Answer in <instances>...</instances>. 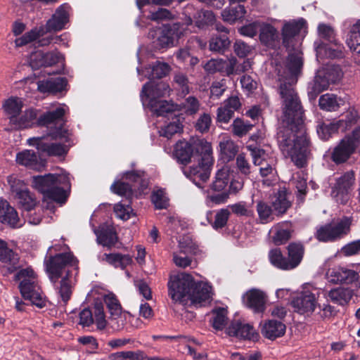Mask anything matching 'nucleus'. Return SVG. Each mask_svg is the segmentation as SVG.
Masks as SVG:
<instances>
[{
	"mask_svg": "<svg viewBox=\"0 0 360 360\" xmlns=\"http://www.w3.org/2000/svg\"><path fill=\"white\" fill-rule=\"evenodd\" d=\"M168 295L174 302L190 300L194 305H202L210 298V286L196 282L192 275L178 273L170 275L167 283Z\"/></svg>",
	"mask_w": 360,
	"mask_h": 360,
	"instance_id": "nucleus-2",
	"label": "nucleus"
},
{
	"mask_svg": "<svg viewBox=\"0 0 360 360\" xmlns=\"http://www.w3.org/2000/svg\"><path fill=\"white\" fill-rule=\"evenodd\" d=\"M195 25L198 28H203L205 26L212 24L215 16L211 11L197 10L193 13Z\"/></svg>",
	"mask_w": 360,
	"mask_h": 360,
	"instance_id": "nucleus-55",
	"label": "nucleus"
},
{
	"mask_svg": "<svg viewBox=\"0 0 360 360\" xmlns=\"http://www.w3.org/2000/svg\"><path fill=\"white\" fill-rule=\"evenodd\" d=\"M220 158L224 162L233 160L238 153V146L231 139H224L219 144Z\"/></svg>",
	"mask_w": 360,
	"mask_h": 360,
	"instance_id": "nucleus-37",
	"label": "nucleus"
},
{
	"mask_svg": "<svg viewBox=\"0 0 360 360\" xmlns=\"http://www.w3.org/2000/svg\"><path fill=\"white\" fill-rule=\"evenodd\" d=\"M198 165L185 170L184 174L198 188H203V184L209 179L213 165L212 151L202 156L196 160Z\"/></svg>",
	"mask_w": 360,
	"mask_h": 360,
	"instance_id": "nucleus-14",
	"label": "nucleus"
},
{
	"mask_svg": "<svg viewBox=\"0 0 360 360\" xmlns=\"http://www.w3.org/2000/svg\"><path fill=\"white\" fill-rule=\"evenodd\" d=\"M247 148L250 151V154L252 157L253 163L255 165H259V172L262 177H266L269 175H274V172L276 171L275 168L272 165L268 163L266 160V158L268 154L262 148L257 147L254 144H249L247 146Z\"/></svg>",
	"mask_w": 360,
	"mask_h": 360,
	"instance_id": "nucleus-21",
	"label": "nucleus"
},
{
	"mask_svg": "<svg viewBox=\"0 0 360 360\" xmlns=\"http://www.w3.org/2000/svg\"><path fill=\"white\" fill-rule=\"evenodd\" d=\"M63 60V55L58 51L44 53L41 51H38L31 54L30 65L32 69L37 70L41 67L53 66Z\"/></svg>",
	"mask_w": 360,
	"mask_h": 360,
	"instance_id": "nucleus-19",
	"label": "nucleus"
},
{
	"mask_svg": "<svg viewBox=\"0 0 360 360\" xmlns=\"http://www.w3.org/2000/svg\"><path fill=\"white\" fill-rule=\"evenodd\" d=\"M303 66L302 57L297 53H289L285 65L283 75H280V85L278 92L281 96L282 87L285 89H292L297 96H299L293 87L297 82V77L300 75Z\"/></svg>",
	"mask_w": 360,
	"mask_h": 360,
	"instance_id": "nucleus-10",
	"label": "nucleus"
},
{
	"mask_svg": "<svg viewBox=\"0 0 360 360\" xmlns=\"http://www.w3.org/2000/svg\"><path fill=\"white\" fill-rule=\"evenodd\" d=\"M16 162L20 165L34 168L37 165L38 158L35 152L25 150L17 154Z\"/></svg>",
	"mask_w": 360,
	"mask_h": 360,
	"instance_id": "nucleus-53",
	"label": "nucleus"
},
{
	"mask_svg": "<svg viewBox=\"0 0 360 360\" xmlns=\"http://www.w3.org/2000/svg\"><path fill=\"white\" fill-rule=\"evenodd\" d=\"M168 89L169 86L166 83L150 78L149 82L143 86L140 96L145 104L146 102L148 103L150 99H158L164 96Z\"/></svg>",
	"mask_w": 360,
	"mask_h": 360,
	"instance_id": "nucleus-20",
	"label": "nucleus"
},
{
	"mask_svg": "<svg viewBox=\"0 0 360 360\" xmlns=\"http://www.w3.org/2000/svg\"><path fill=\"white\" fill-rule=\"evenodd\" d=\"M68 108L66 105H60L53 110H48L40 115L37 119V127H48L47 133L51 140L69 141V132L64 126L67 122L65 118Z\"/></svg>",
	"mask_w": 360,
	"mask_h": 360,
	"instance_id": "nucleus-4",
	"label": "nucleus"
},
{
	"mask_svg": "<svg viewBox=\"0 0 360 360\" xmlns=\"http://www.w3.org/2000/svg\"><path fill=\"white\" fill-rule=\"evenodd\" d=\"M352 219L343 217L336 223H327L319 227L315 238L320 242L331 243L347 236L351 231Z\"/></svg>",
	"mask_w": 360,
	"mask_h": 360,
	"instance_id": "nucleus-8",
	"label": "nucleus"
},
{
	"mask_svg": "<svg viewBox=\"0 0 360 360\" xmlns=\"http://www.w3.org/2000/svg\"><path fill=\"white\" fill-rule=\"evenodd\" d=\"M212 212H210L207 214V220L212 225L213 229L217 230L219 229H222L226 225L230 215V212L227 209H221L215 214L214 221H212L210 220V217H212Z\"/></svg>",
	"mask_w": 360,
	"mask_h": 360,
	"instance_id": "nucleus-58",
	"label": "nucleus"
},
{
	"mask_svg": "<svg viewBox=\"0 0 360 360\" xmlns=\"http://www.w3.org/2000/svg\"><path fill=\"white\" fill-rule=\"evenodd\" d=\"M38 112V110L32 108L25 110L21 116H18L15 124L21 129L37 126Z\"/></svg>",
	"mask_w": 360,
	"mask_h": 360,
	"instance_id": "nucleus-40",
	"label": "nucleus"
},
{
	"mask_svg": "<svg viewBox=\"0 0 360 360\" xmlns=\"http://www.w3.org/2000/svg\"><path fill=\"white\" fill-rule=\"evenodd\" d=\"M345 104L344 98L333 94H326L320 96L319 105L323 110L333 112Z\"/></svg>",
	"mask_w": 360,
	"mask_h": 360,
	"instance_id": "nucleus-34",
	"label": "nucleus"
},
{
	"mask_svg": "<svg viewBox=\"0 0 360 360\" xmlns=\"http://www.w3.org/2000/svg\"><path fill=\"white\" fill-rule=\"evenodd\" d=\"M68 80L65 77L50 78L45 81L39 82L38 89L42 93L56 94L65 89Z\"/></svg>",
	"mask_w": 360,
	"mask_h": 360,
	"instance_id": "nucleus-32",
	"label": "nucleus"
},
{
	"mask_svg": "<svg viewBox=\"0 0 360 360\" xmlns=\"http://www.w3.org/2000/svg\"><path fill=\"white\" fill-rule=\"evenodd\" d=\"M110 190L115 194L125 197L126 200H131L133 188L129 183L123 182L120 180L115 181L111 185Z\"/></svg>",
	"mask_w": 360,
	"mask_h": 360,
	"instance_id": "nucleus-57",
	"label": "nucleus"
},
{
	"mask_svg": "<svg viewBox=\"0 0 360 360\" xmlns=\"http://www.w3.org/2000/svg\"><path fill=\"white\" fill-rule=\"evenodd\" d=\"M126 202L124 204L119 202L114 207L116 215L123 220H127L134 215L133 209L131 207V200H126Z\"/></svg>",
	"mask_w": 360,
	"mask_h": 360,
	"instance_id": "nucleus-64",
	"label": "nucleus"
},
{
	"mask_svg": "<svg viewBox=\"0 0 360 360\" xmlns=\"http://www.w3.org/2000/svg\"><path fill=\"white\" fill-rule=\"evenodd\" d=\"M170 66L164 62L155 61L151 65V74L149 79H161L167 76L170 72Z\"/></svg>",
	"mask_w": 360,
	"mask_h": 360,
	"instance_id": "nucleus-61",
	"label": "nucleus"
},
{
	"mask_svg": "<svg viewBox=\"0 0 360 360\" xmlns=\"http://www.w3.org/2000/svg\"><path fill=\"white\" fill-rule=\"evenodd\" d=\"M328 296L333 303L343 306L351 300L353 292L349 288L339 287L331 289Z\"/></svg>",
	"mask_w": 360,
	"mask_h": 360,
	"instance_id": "nucleus-39",
	"label": "nucleus"
},
{
	"mask_svg": "<svg viewBox=\"0 0 360 360\" xmlns=\"http://www.w3.org/2000/svg\"><path fill=\"white\" fill-rule=\"evenodd\" d=\"M285 225L288 226V224H278L276 228V232L272 237L274 243L277 246L286 243L291 238L292 231L288 228H283L282 226Z\"/></svg>",
	"mask_w": 360,
	"mask_h": 360,
	"instance_id": "nucleus-56",
	"label": "nucleus"
},
{
	"mask_svg": "<svg viewBox=\"0 0 360 360\" xmlns=\"http://www.w3.org/2000/svg\"><path fill=\"white\" fill-rule=\"evenodd\" d=\"M290 195L285 187L279 188L276 192L274 193L271 204L276 216H283L291 207L292 202L289 199Z\"/></svg>",
	"mask_w": 360,
	"mask_h": 360,
	"instance_id": "nucleus-22",
	"label": "nucleus"
},
{
	"mask_svg": "<svg viewBox=\"0 0 360 360\" xmlns=\"http://www.w3.org/2000/svg\"><path fill=\"white\" fill-rule=\"evenodd\" d=\"M227 66H229V68H227V73H232L233 70L232 63L228 64L223 60L211 59L204 65L203 68L208 74H214L217 72L223 71Z\"/></svg>",
	"mask_w": 360,
	"mask_h": 360,
	"instance_id": "nucleus-52",
	"label": "nucleus"
},
{
	"mask_svg": "<svg viewBox=\"0 0 360 360\" xmlns=\"http://www.w3.org/2000/svg\"><path fill=\"white\" fill-rule=\"evenodd\" d=\"M355 181V172L352 169L335 177L334 182L330 184L331 197L339 204H347L354 188Z\"/></svg>",
	"mask_w": 360,
	"mask_h": 360,
	"instance_id": "nucleus-9",
	"label": "nucleus"
},
{
	"mask_svg": "<svg viewBox=\"0 0 360 360\" xmlns=\"http://www.w3.org/2000/svg\"><path fill=\"white\" fill-rule=\"evenodd\" d=\"M103 302L108 308L111 319H116L121 315L122 310L121 304L113 292L105 295Z\"/></svg>",
	"mask_w": 360,
	"mask_h": 360,
	"instance_id": "nucleus-45",
	"label": "nucleus"
},
{
	"mask_svg": "<svg viewBox=\"0 0 360 360\" xmlns=\"http://www.w3.org/2000/svg\"><path fill=\"white\" fill-rule=\"evenodd\" d=\"M51 136L46 134L41 136L32 137L27 140L30 146L35 147L39 152L48 156L62 157L65 156L69 148L60 143L52 142Z\"/></svg>",
	"mask_w": 360,
	"mask_h": 360,
	"instance_id": "nucleus-16",
	"label": "nucleus"
},
{
	"mask_svg": "<svg viewBox=\"0 0 360 360\" xmlns=\"http://www.w3.org/2000/svg\"><path fill=\"white\" fill-rule=\"evenodd\" d=\"M185 34L186 28L181 22L163 25L157 39L153 41L154 47L161 50L174 46Z\"/></svg>",
	"mask_w": 360,
	"mask_h": 360,
	"instance_id": "nucleus-13",
	"label": "nucleus"
},
{
	"mask_svg": "<svg viewBox=\"0 0 360 360\" xmlns=\"http://www.w3.org/2000/svg\"><path fill=\"white\" fill-rule=\"evenodd\" d=\"M69 8L70 6L68 4H63L56 9L55 13L46 22L47 32H58L65 27L69 20Z\"/></svg>",
	"mask_w": 360,
	"mask_h": 360,
	"instance_id": "nucleus-24",
	"label": "nucleus"
},
{
	"mask_svg": "<svg viewBox=\"0 0 360 360\" xmlns=\"http://www.w3.org/2000/svg\"><path fill=\"white\" fill-rule=\"evenodd\" d=\"M307 28V22L303 18L284 22L281 29L282 44L286 49L294 46V39L302 30Z\"/></svg>",
	"mask_w": 360,
	"mask_h": 360,
	"instance_id": "nucleus-17",
	"label": "nucleus"
},
{
	"mask_svg": "<svg viewBox=\"0 0 360 360\" xmlns=\"http://www.w3.org/2000/svg\"><path fill=\"white\" fill-rule=\"evenodd\" d=\"M94 317L95 323L98 330H103L107 325L105 315L104 312V305L102 301L96 300L94 304Z\"/></svg>",
	"mask_w": 360,
	"mask_h": 360,
	"instance_id": "nucleus-60",
	"label": "nucleus"
},
{
	"mask_svg": "<svg viewBox=\"0 0 360 360\" xmlns=\"http://www.w3.org/2000/svg\"><path fill=\"white\" fill-rule=\"evenodd\" d=\"M96 234L98 243L108 248L113 247L117 241L116 231L112 226L106 224L100 226Z\"/></svg>",
	"mask_w": 360,
	"mask_h": 360,
	"instance_id": "nucleus-33",
	"label": "nucleus"
},
{
	"mask_svg": "<svg viewBox=\"0 0 360 360\" xmlns=\"http://www.w3.org/2000/svg\"><path fill=\"white\" fill-rule=\"evenodd\" d=\"M328 274L330 281L334 283L351 284L358 281L359 278L356 271L343 267L330 269Z\"/></svg>",
	"mask_w": 360,
	"mask_h": 360,
	"instance_id": "nucleus-28",
	"label": "nucleus"
},
{
	"mask_svg": "<svg viewBox=\"0 0 360 360\" xmlns=\"http://www.w3.org/2000/svg\"><path fill=\"white\" fill-rule=\"evenodd\" d=\"M211 151L210 143L205 139L179 140L174 146L173 155L177 162L187 165Z\"/></svg>",
	"mask_w": 360,
	"mask_h": 360,
	"instance_id": "nucleus-7",
	"label": "nucleus"
},
{
	"mask_svg": "<svg viewBox=\"0 0 360 360\" xmlns=\"http://www.w3.org/2000/svg\"><path fill=\"white\" fill-rule=\"evenodd\" d=\"M104 259L109 264L115 268L124 269L127 266L132 263V257L129 255H122L121 253H105Z\"/></svg>",
	"mask_w": 360,
	"mask_h": 360,
	"instance_id": "nucleus-42",
	"label": "nucleus"
},
{
	"mask_svg": "<svg viewBox=\"0 0 360 360\" xmlns=\"http://www.w3.org/2000/svg\"><path fill=\"white\" fill-rule=\"evenodd\" d=\"M230 182L229 174L227 169L218 170L214 181L207 190L229 193L228 185Z\"/></svg>",
	"mask_w": 360,
	"mask_h": 360,
	"instance_id": "nucleus-38",
	"label": "nucleus"
},
{
	"mask_svg": "<svg viewBox=\"0 0 360 360\" xmlns=\"http://www.w3.org/2000/svg\"><path fill=\"white\" fill-rule=\"evenodd\" d=\"M145 353L141 350L122 351L111 353L108 355V360H144Z\"/></svg>",
	"mask_w": 360,
	"mask_h": 360,
	"instance_id": "nucleus-51",
	"label": "nucleus"
},
{
	"mask_svg": "<svg viewBox=\"0 0 360 360\" xmlns=\"http://www.w3.org/2000/svg\"><path fill=\"white\" fill-rule=\"evenodd\" d=\"M210 49L213 52L224 53L231 46V41L226 34L213 36L210 40Z\"/></svg>",
	"mask_w": 360,
	"mask_h": 360,
	"instance_id": "nucleus-43",
	"label": "nucleus"
},
{
	"mask_svg": "<svg viewBox=\"0 0 360 360\" xmlns=\"http://www.w3.org/2000/svg\"><path fill=\"white\" fill-rule=\"evenodd\" d=\"M22 108L23 102L18 97H11L4 104V110L10 115V122L13 124H15Z\"/></svg>",
	"mask_w": 360,
	"mask_h": 360,
	"instance_id": "nucleus-36",
	"label": "nucleus"
},
{
	"mask_svg": "<svg viewBox=\"0 0 360 360\" xmlns=\"http://www.w3.org/2000/svg\"><path fill=\"white\" fill-rule=\"evenodd\" d=\"M231 127L233 135L241 138L252 129L253 125L248 122H245L243 119L236 118L233 120Z\"/></svg>",
	"mask_w": 360,
	"mask_h": 360,
	"instance_id": "nucleus-62",
	"label": "nucleus"
},
{
	"mask_svg": "<svg viewBox=\"0 0 360 360\" xmlns=\"http://www.w3.org/2000/svg\"><path fill=\"white\" fill-rule=\"evenodd\" d=\"M244 302L245 306L254 313L263 314L266 308L267 297L263 291L252 289L247 292Z\"/></svg>",
	"mask_w": 360,
	"mask_h": 360,
	"instance_id": "nucleus-23",
	"label": "nucleus"
},
{
	"mask_svg": "<svg viewBox=\"0 0 360 360\" xmlns=\"http://www.w3.org/2000/svg\"><path fill=\"white\" fill-rule=\"evenodd\" d=\"M79 261L70 251L50 255L45 260V266L49 278L56 283L62 277L63 270L67 266L77 265Z\"/></svg>",
	"mask_w": 360,
	"mask_h": 360,
	"instance_id": "nucleus-12",
	"label": "nucleus"
},
{
	"mask_svg": "<svg viewBox=\"0 0 360 360\" xmlns=\"http://www.w3.org/2000/svg\"><path fill=\"white\" fill-rule=\"evenodd\" d=\"M229 336L236 337L240 340L257 341L259 338V333L250 323L233 320L227 328Z\"/></svg>",
	"mask_w": 360,
	"mask_h": 360,
	"instance_id": "nucleus-18",
	"label": "nucleus"
},
{
	"mask_svg": "<svg viewBox=\"0 0 360 360\" xmlns=\"http://www.w3.org/2000/svg\"><path fill=\"white\" fill-rule=\"evenodd\" d=\"M212 326L217 330H222L227 324V310L223 307H217L212 310Z\"/></svg>",
	"mask_w": 360,
	"mask_h": 360,
	"instance_id": "nucleus-49",
	"label": "nucleus"
},
{
	"mask_svg": "<svg viewBox=\"0 0 360 360\" xmlns=\"http://www.w3.org/2000/svg\"><path fill=\"white\" fill-rule=\"evenodd\" d=\"M286 249L287 256L283 254L281 248H275L269 250L268 257L274 267L283 271H290L300 264L304 255L305 248L301 242H291Z\"/></svg>",
	"mask_w": 360,
	"mask_h": 360,
	"instance_id": "nucleus-5",
	"label": "nucleus"
},
{
	"mask_svg": "<svg viewBox=\"0 0 360 360\" xmlns=\"http://www.w3.org/2000/svg\"><path fill=\"white\" fill-rule=\"evenodd\" d=\"M276 29L270 24H264L259 31V39L262 44L271 46L274 44L277 37Z\"/></svg>",
	"mask_w": 360,
	"mask_h": 360,
	"instance_id": "nucleus-50",
	"label": "nucleus"
},
{
	"mask_svg": "<svg viewBox=\"0 0 360 360\" xmlns=\"http://www.w3.org/2000/svg\"><path fill=\"white\" fill-rule=\"evenodd\" d=\"M292 305L300 314L312 312L316 305V298L311 292H303L292 300Z\"/></svg>",
	"mask_w": 360,
	"mask_h": 360,
	"instance_id": "nucleus-26",
	"label": "nucleus"
},
{
	"mask_svg": "<svg viewBox=\"0 0 360 360\" xmlns=\"http://www.w3.org/2000/svg\"><path fill=\"white\" fill-rule=\"evenodd\" d=\"M348 127V122L344 120H339L336 122L330 123H322L317 127V134L324 141L328 140L334 134L339 130L344 131Z\"/></svg>",
	"mask_w": 360,
	"mask_h": 360,
	"instance_id": "nucleus-30",
	"label": "nucleus"
},
{
	"mask_svg": "<svg viewBox=\"0 0 360 360\" xmlns=\"http://www.w3.org/2000/svg\"><path fill=\"white\" fill-rule=\"evenodd\" d=\"M355 153L352 140L346 135L334 147L330 148L323 155L326 160L331 161L336 165H343L348 162Z\"/></svg>",
	"mask_w": 360,
	"mask_h": 360,
	"instance_id": "nucleus-15",
	"label": "nucleus"
},
{
	"mask_svg": "<svg viewBox=\"0 0 360 360\" xmlns=\"http://www.w3.org/2000/svg\"><path fill=\"white\" fill-rule=\"evenodd\" d=\"M19 203L22 208L27 212L34 209L37 205V201L33 195L27 190H20L16 193Z\"/></svg>",
	"mask_w": 360,
	"mask_h": 360,
	"instance_id": "nucleus-54",
	"label": "nucleus"
},
{
	"mask_svg": "<svg viewBox=\"0 0 360 360\" xmlns=\"http://www.w3.org/2000/svg\"><path fill=\"white\" fill-rule=\"evenodd\" d=\"M144 172L140 170H131L123 174L122 178L131 183L134 189L143 191L147 187V182L143 179Z\"/></svg>",
	"mask_w": 360,
	"mask_h": 360,
	"instance_id": "nucleus-44",
	"label": "nucleus"
},
{
	"mask_svg": "<svg viewBox=\"0 0 360 360\" xmlns=\"http://www.w3.org/2000/svg\"><path fill=\"white\" fill-rule=\"evenodd\" d=\"M245 13L246 11L244 6L236 4V6L231 5L229 8H225L221 12V16L224 22L231 25L235 23L236 21L243 18Z\"/></svg>",
	"mask_w": 360,
	"mask_h": 360,
	"instance_id": "nucleus-41",
	"label": "nucleus"
},
{
	"mask_svg": "<svg viewBox=\"0 0 360 360\" xmlns=\"http://www.w3.org/2000/svg\"><path fill=\"white\" fill-rule=\"evenodd\" d=\"M15 280L20 281L19 290L22 297L38 308L46 306V300L31 268L22 269L15 275Z\"/></svg>",
	"mask_w": 360,
	"mask_h": 360,
	"instance_id": "nucleus-6",
	"label": "nucleus"
},
{
	"mask_svg": "<svg viewBox=\"0 0 360 360\" xmlns=\"http://www.w3.org/2000/svg\"><path fill=\"white\" fill-rule=\"evenodd\" d=\"M346 42L350 50L360 57V20L352 26Z\"/></svg>",
	"mask_w": 360,
	"mask_h": 360,
	"instance_id": "nucleus-47",
	"label": "nucleus"
},
{
	"mask_svg": "<svg viewBox=\"0 0 360 360\" xmlns=\"http://www.w3.org/2000/svg\"><path fill=\"white\" fill-rule=\"evenodd\" d=\"M286 326L281 321L276 320L266 321L261 328L262 335L269 340H274L283 336L285 333Z\"/></svg>",
	"mask_w": 360,
	"mask_h": 360,
	"instance_id": "nucleus-29",
	"label": "nucleus"
},
{
	"mask_svg": "<svg viewBox=\"0 0 360 360\" xmlns=\"http://www.w3.org/2000/svg\"><path fill=\"white\" fill-rule=\"evenodd\" d=\"M281 99L283 116L276 134L277 143L280 150L298 168H302L307 164L310 143L304 126V110L300 97L292 89L282 87Z\"/></svg>",
	"mask_w": 360,
	"mask_h": 360,
	"instance_id": "nucleus-1",
	"label": "nucleus"
},
{
	"mask_svg": "<svg viewBox=\"0 0 360 360\" xmlns=\"http://www.w3.org/2000/svg\"><path fill=\"white\" fill-rule=\"evenodd\" d=\"M0 262L8 264V271L12 273L20 266V256L18 253L8 248V243L0 238Z\"/></svg>",
	"mask_w": 360,
	"mask_h": 360,
	"instance_id": "nucleus-27",
	"label": "nucleus"
},
{
	"mask_svg": "<svg viewBox=\"0 0 360 360\" xmlns=\"http://www.w3.org/2000/svg\"><path fill=\"white\" fill-rule=\"evenodd\" d=\"M0 221L12 229L22 226L16 210L6 200L1 198H0Z\"/></svg>",
	"mask_w": 360,
	"mask_h": 360,
	"instance_id": "nucleus-25",
	"label": "nucleus"
},
{
	"mask_svg": "<svg viewBox=\"0 0 360 360\" xmlns=\"http://www.w3.org/2000/svg\"><path fill=\"white\" fill-rule=\"evenodd\" d=\"M342 71L339 66L328 68L323 72L317 74L312 82L309 83L307 91L309 100H314L330 84H335L340 80Z\"/></svg>",
	"mask_w": 360,
	"mask_h": 360,
	"instance_id": "nucleus-11",
	"label": "nucleus"
},
{
	"mask_svg": "<svg viewBox=\"0 0 360 360\" xmlns=\"http://www.w3.org/2000/svg\"><path fill=\"white\" fill-rule=\"evenodd\" d=\"M316 52L318 58L326 57L331 59H340L345 57L344 47L342 46H337L335 49L324 43H321L316 47Z\"/></svg>",
	"mask_w": 360,
	"mask_h": 360,
	"instance_id": "nucleus-35",
	"label": "nucleus"
},
{
	"mask_svg": "<svg viewBox=\"0 0 360 360\" xmlns=\"http://www.w3.org/2000/svg\"><path fill=\"white\" fill-rule=\"evenodd\" d=\"M148 107L151 112L157 117H176L174 114L176 110V105L173 103H169L167 101L160 99H150L148 103Z\"/></svg>",
	"mask_w": 360,
	"mask_h": 360,
	"instance_id": "nucleus-31",
	"label": "nucleus"
},
{
	"mask_svg": "<svg viewBox=\"0 0 360 360\" xmlns=\"http://www.w3.org/2000/svg\"><path fill=\"white\" fill-rule=\"evenodd\" d=\"M32 184L43 195V202L47 203L46 209H50L49 205L53 202L64 204L68 200L69 194L65 188H70V184L67 176L51 173L33 176Z\"/></svg>",
	"mask_w": 360,
	"mask_h": 360,
	"instance_id": "nucleus-3",
	"label": "nucleus"
},
{
	"mask_svg": "<svg viewBox=\"0 0 360 360\" xmlns=\"http://www.w3.org/2000/svg\"><path fill=\"white\" fill-rule=\"evenodd\" d=\"M256 210L261 224H267L274 220L276 214L271 204L260 200L257 203Z\"/></svg>",
	"mask_w": 360,
	"mask_h": 360,
	"instance_id": "nucleus-46",
	"label": "nucleus"
},
{
	"mask_svg": "<svg viewBox=\"0 0 360 360\" xmlns=\"http://www.w3.org/2000/svg\"><path fill=\"white\" fill-rule=\"evenodd\" d=\"M151 201L156 210L167 209L169 205V198L166 196V193L162 188H160L152 193Z\"/></svg>",
	"mask_w": 360,
	"mask_h": 360,
	"instance_id": "nucleus-59",
	"label": "nucleus"
},
{
	"mask_svg": "<svg viewBox=\"0 0 360 360\" xmlns=\"http://www.w3.org/2000/svg\"><path fill=\"white\" fill-rule=\"evenodd\" d=\"M206 200L212 205L224 204L229 198V193L207 190Z\"/></svg>",
	"mask_w": 360,
	"mask_h": 360,
	"instance_id": "nucleus-63",
	"label": "nucleus"
},
{
	"mask_svg": "<svg viewBox=\"0 0 360 360\" xmlns=\"http://www.w3.org/2000/svg\"><path fill=\"white\" fill-rule=\"evenodd\" d=\"M70 276V271L69 270L67 271L65 276L62 277L60 286L58 288V294L65 305L68 304L72 295V286L69 279Z\"/></svg>",
	"mask_w": 360,
	"mask_h": 360,
	"instance_id": "nucleus-48",
	"label": "nucleus"
}]
</instances>
